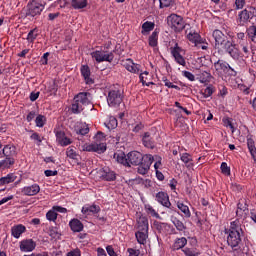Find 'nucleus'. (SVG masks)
I'll return each instance as SVG.
<instances>
[{"mask_svg": "<svg viewBox=\"0 0 256 256\" xmlns=\"http://www.w3.org/2000/svg\"><path fill=\"white\" fill-rule=\"evenodd\" d=\"M41 191V187H39L38 184H33L32 186H26L22 189V193L24 195H27L28 197H31L33 195H37Z\"/></svg>", "mask_w": 256, "mask_h": 256, "instance_id": "2eb2a0df", "label": "nucleus"}, {"mask_svg": "<svg viewBox=\"0 0 256 256\" xmlns=\"http://www.w3.org/2000/svg\"><path fill=\"white\" fill-rule=\"evenodd\" d=\"M37 29H33L31 30L29 33H28V36H27V40L30 42V43H33L36 39H37Z\"/></svg>", "mask_w": 256, "mask_h": 256, "instance_id": "a18cd8bd", "label": "nucleus"}, {"mask_svg": "<svg viewBox=\"0 0 256 256\" xmlns=\"http://www.w3.org/2000/svg\"><path fill=\"white\" fill-rule=\"evenodd\" d=\"M170 51L176 63H178V65H182V67H186L187 61H185V58L181 55V51H183V49L179 47V44H175V47L170 48Z\"/></svg>", "mask_w": 256, "mask_h": 256, "instance_id": "9d476101", "label": "nucleus"}, {"mask_svg": "<svg viewBox=\"0 0 256 256\" xmlns=\"http://www.w3.org/2000/svg\"><path fill=\"white\" fill-rule=\"evenodd\" d=\"M198 81H200V83H209V81H211L212 76L211 73L207 72V71H202L200 73H198L196 75Z\"/></svg>", "mask_w": 256, "mask_h": 256, "instance_id": "393cba45", "label": "nucleus"}, {"mask_svg": "<svg viewBox=\"0 0 256 256\" xmlns=\"http://www.w3.org/2000/svg\"><path fill=\"white\" fill-rule=\"evenodd\" d=\"M54 211H58V213H67V208H63L61 206H54Z\"/></svg>", "mask_w": 256, "mask_h": 256, "instance_id": "338daca9", "label": "nucleus"}, {"mask_svg": "<svg viewBox=\"0 0 256 256\" xmlns=\"http://www.w3.org/2000/svg\"><path fill=\"white\" fill-rule=\"evenodd\" d=\"M221 171L224 173V175H231V168H229L225 162L221 164Z\"/></svg>", "mask_w": 256, "mask_h": 256, "instance_id": "5fc2aeb1", "label": "nucleus"}, {"mask_svg": "<svg viewBox=\"0 0 256 256\" xmlns=\"http://www.w3.org/2000/svg\"><path fill=\"white\" fill-rule=\"evenodd\" d=\"M15 165V158L5 157L4 160L0 161V169H9Z\"/></svg>", "mask_w": 256, "mask_h": 256, "instance_id": "bb28decb", "label": "nucleus"}, {"mask_svg": "<svg viewBox=\"0 0 256 256\" xmlns=\"http://www.w3.org/2000/svg\"><path fill=\"white\" fill-rule=\"evenodd\" d=\"M81 75L84 78L86 85H93V83H95V81L91 78V69H89V66L83 65L81 67Z\"/></svg>", "mask_w": 256, "mask_h": 256, "instance_id": "4468645a", "label": "nucleus"}, {"mask_svg": "<svg viewBox=\"0 0 256 256\" xmlns=\"http://www.w3.org/2000/svg\"><path fill=\"white\" fill-rule=\"evenodd\" d=\"M187 38L189 39V41H192V43H195V45H197V43H199L200 36L198 33L189 32L187 34Z\"/></svg>", "mask_w": 256, "mask_h": 256, "instance_id": "ea45409f", "label": "nucleus"}, {"mask_svg": "<svg viewBox=\"0 0 256 256\" xmlns=\"http://www.w3.org/2000/svg\"><path fill=\"white\" fill-rule=\"evenodd\" d=\"M66 155L69 157V159H77L79 157V154H77L76 148L73 146H70L66 150Z\"/></svg>", "mask_w": 256, "mask_h": 256, "instance_id": "e433bc0d", "label": "nucleus"}, {"mask_svg": "<svg viewBox=\"0 0 256 256\" xmlns=\"http://www.w3.org/2000/svg\"><path fill=\"white\" fill-rule=\"evenodd\" d=\"M142 141H143V145H145L148 149H153V147H155V145L153 144V140L151 139V136L149 135V132H146L144 134Z\"/></svg>", "mask_w": 256, "mask_h": 256, "instance_id": "72a5a7b5", "label": "nucleus"}, {"mask_svg": "<svg viewBox=\"0 0 256 256\" xmlns=\"http://www.w3.org/2000/svg\"><path fill=\"white\" fill-rule=\"evenodd\" d=\"M171 221L173 225L176 227L177 231H185V229H187L185 224L181 222V220H179L177 217L172 216Z\"/></svg>", "mask_w": 256, "mask_h": 256, "instance_id": "7c9ffc66", "label": "nucleus"}, {"mask_svg": "<svg viewBox=\"0 0 256 256\" xmlns=\"http://www.w3.org/2000/svg\"><path fill=\"white\" fill-rule=\"evenodd\" d=\"M31 139H33L34 141H37L38 142V145L41 143V141H43L41 139V136H39L38 133H33L31 136H30Z\"/></svg>", "mask_w": 256, "mask_h": 256, "instance_id": "680f3d73", "label": "nucleus"}, {"mask_svg": "<svg viewBox=\"0 0 256 256\" xmlns=\"http://www.w3.org/2000/svg\"><path fill=\"white\" fill-rule=\"evenodd\" d=\"M124 67L127 69V71H130V73H139V67L137 64L133 63V60L131 59L126 60Z\"/></svg>", "mask_w": 256, "mask_h": 256, "instance_id": "a878e982", "label": "nucleus"}, {"mask_svg": "<svg viewBox=\"0 0 256 256\" xmlns=\"http://www.w3.org/2000/svg\"><path fill=\"white\" fill-rule=\"evenodd\" d=\"M81 151H87L88 153H105L107 151V145L103 142H92L91 144H84L81 146Z\"/></svg>", "mask_w": 256, "mask_h": 256, "instance_id": "39448f33", "label": "nucleus"}, {"mask_svg": "<svg viewBox=\"0 0 256 256\" xmlns=\"http://www.w3.org/2000/svg\"><path fill=\"white\" fill-rule=\"evenodd\" d=\"M17 148H15V146H11V145H6L3 150L2 153L4 155V157H8V159H13V157H15V155H17Z\"/></svg>", "mask_w": 256, "mask_h": 256, "instance_id": "412c9836", "label": "nucleus"}, {"mask_svg": "<svg viewBox=\"0 0 256 256\" xmlns=\"http://www.w3.org/2000/svg\"><path fill=\"white\" fill-rule=\"evenodd\" d=\"M158 39H159V34L157 33V31H154L149 37L150 47H157Z\"/></svg>", "mask_w": 256, "mask_h": 256, "instance_id": "4c0bfd02", "label": "nucleus"}, {"mask_svg": "<svg viewBox=\"0 0 256 256\" xmlns=\"http://www.w3.org/2000/svg\"><path fill=\"white\" fill-rule=\"evenodd\" d=\"M76 133L77 135H87V133H89V126L87 125H83L81 126V128L76 129Z\"/></svg>", "mask_w": 256, "mask_h": 256, "instance_id": "de8ad7c7", "label": "nucleus"}, {"mask_svg": "<svg viewBox=\"0 0 256 256\" xmlns=\"http://www.w3.org/2000/svg\"><path fill=\"white\" fill-rule=\"evenodd\" d=\"M36 247L35 241H33V239H28V240H23L20 243V249L21 251H33Z\"/></svg>", "mask_w": 256, "mask_h": 256, "instance_id": "dca6fc26", "label": "nucleus"}, {"mask_svg": "<svg viewBox=\"0 0 256 256\" xmlns=\"http://www.w3.org/2000/svg\"><path fill=\"white\" fill-rule=\"evenodd\" d=\"M135 237L137 239V242L140 245H145L147 243V237H149V230H146V231L138 230L135 233Z\"/></svg>", "mask_w": 256, "mask_h": 256, "instance_id": "6ab92c4d", "label": "nucleus"}, {"mask_svg": "<svg viewBox=\"0 0 256 256\" xmlns=\"http://www.w3.org/2000/svg\"><path fill=\"white\" fill-rule=\"evenodd\" d=\"M97 254H98V256H107V252H105V249H103V248H98Z\"/></svg>", "mask_w": 256, "mask_h": 256, "instance_id": "774afa93", "label": "nucleus"}, {"mask_svg": "<svg viewBox=\"0 0 256 256\" xmlns=\"http://www.w3.org/2000/svg\"><path fill=\"white\" fill-rule=\"evenodd\" d=\"M154 228L161 233L163 229H165V223L159 222V221H154L153 223Z\"/></svg>", "mask_w": 256, "mask_h": 256, "instance_id": "864d4df0", "label": "nucleus"}, {"mask_svg": "<svg viewBox=\"0 0 256 256\" xmlns=\"http://www.w3.org/2000/svg\"><path fill=\"white\" fill-rule=\"evenodd\" d=\"M214 67L216 71H227V69H230L231 71H233V68H231V66L227 62H221L220 60H218L214 64Z\"/></svg>", "mask_w": 256, "mask_h": 256, "instance_id": "c85d7f7f", "label": "nucleus"}, {"mask_svg": "<svg viewBox=\"0 0 256 256\" xmlns=\"http://www.w3.org/2000/svg\"><path fill=\"white\" fill-rule=\"evenodd\" d=\"M236 9H243L245 7V0H235Z\"/></svg>", "mask_w": 256, "mask_h": 256, "instance_id": "052dcab7", "label": "nucleus"}, {"mask_svg": "<svg viewBox=\"0 0 256 256\" xmlns=\"http://www.w3.org/2000/svg\"><path fill=\"white\" fill-rule=\"evenodd\" d=\"M250 20L251 18H249V14H247V10L244 9L238 14L237 23L238 25H240V27H244V25L246 23H249Z\"/></svg>", "mask_w": 256, "mask_h": 256, "instance_id": "aec40b11", "label": "nucleus"}, {"mask_svg": "<svg viewBox=\"0 0 256 256\" xmlns=\"http://www.w3.org/2000/svg\"><path fill=\"white\" fill-rule=\"evenodd\" d=\"M101 211V208L98 205H85L82 207V213L84 215H91V213H99Z\"/></svg>", "mask_w": 256, "mask_h": 256, "instance_id": "4be33fe9", "label": "nucleus"}, {"mask_svg": "<svg viewBox=\"0 0 256 256\" xmlns=\"http://www.w3.org/2000/svg\"><path fill=\"white\" fill-rule=\"evenodd\" d=\"M105 134L103 132H97L94 137V143H105Z\"/></svg>", "mask_w": 256, "mask_h": 256, "instance_id": "49530a36", "label": "nucleus"}, {"mask_svg": "<svg viewBox=\"0 0 256 256\" xmlns=\"http://www.w3.org/2000/svg\"><path fill=\"white\" fill-rule=\"evenodd\" d=\"M160 1V7L163 9V7H169L171 3H173V0H159Z\"/></svg>", "mask_w": 256, "mask_h": 256, "instance_id": "bf43d9fd", "label": "nucleus"}, {"mask_svg": "<svg viewBox=\"0 0 256 256\" xmlns=\"http://www.w3.org/2000/svg\"><path fill=\"white\" fill-rule=\"evenodd\" d=\"M247 33L249 35V37H251L252 41L253 39H255L256 37V26H250L247 30Z\"/></svg>", "mask_w": 256, "mask_h": 256, "instance_id": "603ef678", "label": "nucleus"}, {"mask_svg": "<svg viewBox=\"0 0 256 256\" xmlns=\"http://www.w3.org/2000/svg\"><path fill=\"white\" fill-rule=\"evenodd\" d=\"M182 74L184 75V77H186L188 81H195V75H193V73L189 71H183Z\"/></svg>", "mask_w": 256, "mask_h": 256, "instance_id": "4d7b16f0", "label": "nucleus"}, {"mask_svg": "<svg viewBox=\"0 0 256 256\" xmlns=\"http://www.w3.org/2000/svg\"><path fill=\"white\" fill-rule=\"evenodd\" d=\"M114 159H116L118 163H121V165H124L125 167H129V160H127V156H125V153H119V154L115 153Z\"/></svg>", "mask_w": 256, "mask_h": 256, "instance_id": "cd10ccee", "label": "nucleus"}, {"mask_svg": "<svg viewBox=\"0 0 256 256\" xmlns=\"http://www.w3.org/2000/svg\"><path fill=\"white\" fill-rule=\"evenodd\" d=\"M241 233H243V228H241L239 220L231 222L227 236V243L232 249L239 247L241 244Z\"/></svg>", "mask_w": 256, "mask_h": 256, "instance_id": "f03ea898", "label": "nucleus"}, {"mask_svg": "<svg viewBox=\"0 0 256 256\" xmlns=\"http://www.w3.org/2000/svg\"><path fill=\"white\" fill-rule=\"evenodd\" d=\"M156 201H158L160 205H163V207H171V202L169 201V194H167V192H158L156 194Z\"/></svg>", "mask_w": 256, "mask_h": 256, "instance_id": "ddd939ff", "label": "nucleus"}, {"mask_svg": "<svg viewBox=\"0 0 256 256\" xmlns=\"http://www.w3.org/2000/svg\"><path fill=\"white\" fill-rule=\"evenodd\" d=\"M203 95H204L205 99H207V97H211L213 95V86H208L204 90Z\"/></svg>", "mask_w": 256, "mask_h": 256, "instance_id": "6e6d98bb", "label": "nucleus"}, {"mask_svg": "<svg viewBox=\"0 0 256 256\" xmlns=\"http://www.w3.org/2000/svg\"><path fill=\"white\" fill-rule=\"evenodd\" d=\"M25 231H26V228L22 224L16 225V226L12 227V229H11L12 235H13V237H15V239H19L21 237V235H23V233H25Z\"/></svg>", "mask_w": 256, "mask_h": 256, "instance_id": "5701e85b", "label": "nucleus"}, {"mask_svg": "<svg viewBox=\"0 0 256 256\" xmlns=\"http://www.w3.org/2000/svg\"><path fill=\"white\" fill-rule=\"evenodd\" d=\"M17 179L15 174H8L6 177L0 178V185H9V183H13Z\"/></svg>", "mask_w": 256, "mask_h": 256, "instance_id": "f704fd0d", "label": "nucleus"}, {"mask_svg": "<svg viewBox=\"0 0 256 256\" xmlns=\"http://www.w3.org/2000/svg\"><path fill=\"white\" fill-rule=\"evenodd\" d=\"M153 29H155V23L153 22H145L142 25V35H147L148 33H150V31H153Z\"/></svg>", "mask_w": 256, "mask_h": 256, "instance_id": "473e14b6", "label": "nucleus"}, {"mask_svg": "<svg viewBox=\"0 0 256 256\" xmlns=\"http://www.w3.org/2000/svg\"><path fill=\"white\" fill-rule=\"evenodd\" d=\"M45 9V6L43 4L38 2H32L31 4H28L27 6V12L26 15L28 17H37V15H41V12Z\"/></svg>", "mask_w": 256, "mask_h": 256, "instance_id": "1a4fd4ad", "label": "nucleus"}, {"mask_svg": "<svg viewBox=\"0 0 256 256\" xmlns=\"http://www.w3.org/2000/svg\"><path fill=\"white\" fill-rule=\"evenodd\" d=\"M45 121H47V118H45V116L38 115L36 117V120H35L36 127H44L45 126Z\"/></svg>", "mask_w": 256, "mask_h": 256, "instance_id": "a19ab883", "label": "nucleus"}, {"mask_svg": "<svg viewBox=\"0 0 256 256\" xmlns=\"http://www.w3.org/2000/svg\"><path fill=\"white\" fill-rule=\"evenodd\" d=\"M45 175L46 177H55V175H57V170H45Z\"/></svg>", "mask_w": 256, "mask_h": 256, "instance_id": "0e129e2a", "label": "nucleus"}, {"mask_svg": "<svg viewBox=\"0 0 256 256\" xmlns=\"http://www.w3.org/2000/svg\"><path fill=\"white\" fill-rule=\"evenodd\" d=\"M67 256H81V250H79V248L71 250L67 253Z\"/></svg>", "mask_w": 256, "mask_h": 256, "instance_id": "13d9d810", "label": "nucleus"}, {"mask_svg": "<svg viewBox=\"0 0 256 256\" xmlns=\"http://www.w3.org/2000/svg\"><path fill=\"white\" fill-rule=\"evenodd\" d=\"M146 209H147V213L152 215V217H156V219H160L161 216H159V213H157V211H155V209H153V207L146 206Z\"/></svg>", "mask_w": 256, "mask_h": 256, "instance_id": "8fccbe9b", "label": "nucleus"}, {"mask_svg": "<svg viewBox=\"0 0 256 256\" xmlns=\"http://www.w3.org/2000/svg\"><path fill=\"white\" fill-rule=\"evenodd\" d=\"M138 231H149V220L145 216H140L137 219Z\"/></svg>", "mask_w": 256, "mask_h": 256, "instance_id": "f3484780", "label": "nucleus"}, {"mask_svg": "<svg viewBox=\"0 0 256 256\" xmlns=\"http://www.w3.org/2000/svg\"><path fill=\"white\" fill-rule=\"evenodd\" d=\"M71 6L73 9H85L87 7V0H72Z\"/></svg>", "mask_w": 256, "mask_h": 256, "instance_id": "2f4dec72", "label": "nucleus"}, {"mask_svg": "<svg viewBox=\"0 0 256 256\" xmlns=\"http://www.w3.org/2000/svg\"><path fill=\"white\" fill-rule=\"evenodd\" d=\"M247 213H249L247 206H243L242 208L236 210L237 217H247Z\"/></svg>", "mask_w": 256, "mask_h": 256, "instance_id": "37998d69", "label": "nucleus"}, {"mask_svg": "<svg viewBox=\"0 0 256 256\" xmlns=\"http://www.w3.org/2000/svg\"><path fill=\"white\" fill-rule=\"evenodd\" d=\"M167 24L176 33H181V31L185 29V21L183 20V17L177 14H171L170 16H168Z\"/></svg>", "mask_w": 256, "mask_h": 256, "instance_id": "20e7f679", "label": "nucleus"}, {"mask_svg": "<svg viewBox=\"0 0 256 256\" xmlns=\"http://www.w3.org/2000/svg\"><path fill=\"white\" fill-rule=\"evenodd\" d=\"M128 167L131 165L138 166L145 161V155H142L139 151H131L127 154Z\"/></svg>", "mask_w": 256, "mask_h": 256, "instance_id": "0eeeda50", "label": "nucleus"}, {"mask_svg": "<svg viewBox=\"0 0 256 256\" xmlns=\"http://www.w3.org/2000/svg\"><path fill=\"white\" fill-rule=\"evenodd\" d=\"M185 245H187V238L185 237L178 238L173 244V249L176 251H179V249H183Z\"/></svg>", "mask_w": 256, "mask_h": 256, "instance_id": "c756f323", "label": "nucleus"}, {"mask_svg": "<svg viewBox=\"0 0 256 256\" xmlns=\"http://www.w3.org/2000/svg\"><path fill=\"white\" fill-rule=\"evenodd\" d=\"M147 75H149V72L145 71L144 73L140 74L139 77L142 85H146V87H149V85H153V82H147Z\"/></svg>", "mask_w": 256, "mask_h": 256, "instance_id": "c03bdc74", "label": "nucleus"}, {"mask_svg": "<svg viewBox=\"0 0 256 256\" xmlns=\"http://www.w3.org/2000/svg\"><path fill=\"white\" fill-rule=\"evenodd\" d=\"M151 165H153V156L151 154H146L144 161L138 165V173L140 175H147L149 169H151Z\"/></svg>", "mask_w": 256, "mask_h": 256, "instance_id": "6e6552de", "label": "nucleus"}, {"mask_svg": "<svg viewBox=\"0 0 256 256\" xmlns=\"http://www.w3.org/2000/svg\"><path fill=\"white\" fill-rule=\"evenodd\" d=\"M70 228L74 233H80V231H83V223L79 219H73L70 221Z\"/></svg>", "mask_w": 256, "mask_h": 256, "instance_id": "b1692460", "label": "nucleus"}, {"mask_svg": "<svg viewBox=\"0 0 256 256\" xmlns=\"http://www.w3.org/2000/svg\"><path fill=\"white\" fill-rule=\"evenodd\" d=\"M56 138L58 143L62 147H67V145H71V139H69L67 136H65V132L59 131L56 133Z\"/></svg>", "mask_w": 256, "mask_h": 256, "instance_id": "a211bd4d", "label": "nucleus"}, {"mask_svg": "<svg viewBox=\"0 0 256 256\" xmlns=\"http://www.w3.org/2000/svg\"><path fill=\"white\" fill-rule=\"evenodd\" d=\"M56 210H49L46 214V218L48 219V221H57V212H55Z\"/></svg>", "mask_w": 256, "mask_h": 256, "instance_id": "79ce46f5", "label": "nucleus"}, {"mask_svg": "<svg viewBox=\"0 0 256 256\" xmlns=\"http://www.w3.org/2000/svg\"><path fill=\"white\" fill-rule=\"evenodd\" d=\"M93 59L97 61V63H103V61H108V63H111L114 59L113 52L107 53V52H101V51H96L93 52L92 54Z\"/></svg>", "mask_w": 256, "mask_h": 256, "instance_id": "9b49d317", "label": "nucleus"}, {"mask_svg": "<svg viewBox=\"0 0 256 256\" xmlns=\"http://www.w3.org/2000/svg\"><path fill=\"white\" fill-rule=\"evenodd\" d=\"M247 11L248 17L250 19H253V17H256V8L255 7H248L245 9Z\"/></svg>", "mask_w": 256, "mask_h": 256, "instance_id": "3c124183", "label": "nucleus"}, {"mask_svg": "<svg viewBox=\"0 0 256 256\" xmlns=\"http://www.w3.org/2000/svg\"><path fill=\"white\" fill-rule=\"evenodd\" d=\"M182 251L186 256H199V253L191 248H185Z\"/></svg>", "mask_w": 256, "mask_h": 256, "instance_id": "09e8293b", "label": "nucleus"}, {"mask_svg": "<svg viewBox=\"0 0 256 256\" xmlns=\"http://www.w3.org/2000/svg\"><path fill=\"white\" fill-rule=\"evenodd\" d=\"M181 161L183 163H185L186 167H192L193 164H189L191 163V161H193V159L191 158V155H189V153H183L181 155Z\"/></svg>", "mask_w": 256, "mask_h": 256, "instance_id": "58836bf2", "label": "nucleus"}, {"mask_svg": "<svg viewBox=\"0 0 256 256\" xmlns=\"http://www.w3.org/2000/svg\"><path fill=\"white\" fill-rule=\"evenodd\" d=\"M106 251L109 256H117V253H115V250L113 249V246H107Z\"/></svg>", "mask_w": 256, "mask_h": 256, "instance_id": "e2e57ef3", "label": "nucleus"}, {"mask_svg": "<svg viewBox=\"0 0 256 256\" xmlns=\"http://www.w3.org/2000/svg\"><path fill=\"white\" fill-rule=\"evenodd\" d=\"M212 36L214 37V47L218 53L226 51L232 57V59H239L241 53L237 48V45L233 41L229 40V37L225 35L221 30H214Z\"/></svg>", "mask_w": 256, "mask_h": 256, "instance_id": "f257e3e1", "label": "nucleus"}, {"mask_svg": "<svg viewBox=\"0 0 256 256\" xmlns=\"http://www.w3.org/2000/svg\"><path fill=\"white\" fill-rule=\"evenodd\" d=\"M100 179L104 181H115L117 179V174L109 168H103L100 170Z\"/></svg>", "mask_w": 256, "mask_h": 256, "instance_id": "f8f14e48", "label": "nucleus"}, {"mask_svg": "<svg viewBox=\"0 0 256 256\" xmlns=\"http://www.w3.org/2000/svg\"><path fill=\"white\" fill-rule=\"evenodd\" d=\"M49 235L52 237V239H58L59 237V233L55 229H51Z\"/></svg>", "mask_w": 256, "mask_h": 256, "instance_id": "69168bd1", "label": "nucleus"}, {"mask_svg": "<svg viewBox=\"0 0 256 256\" xmlns=\"http://www.w3.org/2000/svg\"><path fill=\"white\" fill-rule=\"evenodd\" d=\"M177 207L178 209H180V211H182L185 217H191V211L189 210V206L183 204V202H177Z\"/></svg>", "mask_w": 256, "mask_h": 256, "instance_id": "c9c22d12", "label": "nucleus"}, {"mask_svg": "<svg viewBox=\"0 0 256 256\" xmlns=\"http://www.w3.org/2000/svg\"><path fill=\"white\" fill-rule=\"evenodd\" d=\"M107 102L109 107H119V104L123 103V92L118 89L111 90L108 93Z\"/></svg>", "mask_w": 256, "mask_h": 256, "instance_id": "423d86ee", "label": "nucleus"}, {"mask_svg": "<svg viewBox=\"0 0 256 256\" xmlns=\"http://www.w3.org/2000/svg\"><path fill=\"white\" fill-rule=\"evenodd\" d=\"M91 93L89 92H80L74 97V101L71 106L72 113L79 115L87 105L89 107H93V103H91Z\"/></svg>", "mask_w": 256, "mask_h": 256, "instance_id": "7ed1b4c3", "label": "nucleus"}]
</instances>
